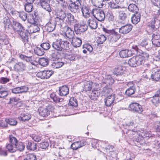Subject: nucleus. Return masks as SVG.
Listing matches in <instances>:
<instances>
[{"instance_id": "c85d7f7f", "label": "nucleus", "mask_w": 160, "mask_h": 160, "mask_svg": "<svg viewBox=\"0 0 160 160\" xmlns=\"http://www.w3.org/2000/svg\"><path fill=\"white\" fill-rule=\"evenodd\" d=\"M151 102L152 106L157 107L160 103V98L158 97L153 96L151 100Z\"/></svg>"}, {"instance_id": "423d86ee", "label": "nucleus", "mask_w": 160, "mask_h": 160, "mask_svg": "<svg viewBox=\"0 0 160 160\" xmlns=\"http://www.w3.org/2000/svg\"><path fill=\"white\" fill-rule=\"evenodd\" d=\"M149 55L145 52L142 53L141 55L135 56L137 66L143 64L145 60L148 59Z\"/></svg>"}, {"instance_id": "0eeeda50", "label": "nucleus", "mask_w": 160, "mask_h": 160, "mask_svg": "<svg viewBox=\"0 0 160 160\" xmlns=\"http://www.w3.org/2000/svg\"><path fill=\"white\" fill-rule=\"evenodd\" d=\"M79 1H76L73 3L69 4L68 8L70 10L72 13H78L80 11V7Z\"/></svg>"}, {"instance_id": "79ce46f5", "label": "nucleus", "mask_w": 160, "mask_h": 160, "mask_svg": "<svg viewBox=\"0 0 160 160\" xmlns=\"http://www.w3.org/2000/svg\"><path fill=\"white\" fill-rule=\"evenodd\" d=\"M119 18L120 20L124 21L127 18L128 15L127 12L120 11L119 13Z\"/></svg>"}, {"instance_id": "052dcab7", "label": "nucleus", "mask_w": 160, "mask_h": 160, "mask_svg": "<svg viewBox=\"0 0 160 160\" xmlns=\"http://www.w3.org/2000/svg\"><path fill=\"white\" fill-rule=\"evenodd\" d=\"M83 47L89 52H91L93 50V48L91 45L88 43H85L83 45Z\"/></svg>"}, {"instance_id": "9b49d317", "label": "nucleus", "mask_w": 160, "mask_h": 160, "mask_svg": "<svg viewBox=\"0 0 160 160\" xmlns=\"http://www.w3.org/2000/svg\"><path fill=\"white\" fill-rule=\"evenodd\" d=\"M86 142L84 140H82L73 142L71 146V148L73 150H76L78 148L85 146Z\"/></svg>"}, {"instance_id": "bf43d9fd", "label": "nucleus", "mask_w": 160, "mask_h": 160, "mask_svg": "<svg viewBox=\"0 0 160 160\" xmlns=\"http://www.w3.org/2000/svg\"><path fill=\"white\" fill-rule=\"evenodd\" d=\"M32 138L35 142H39L41 140V136L38 134L37 133L32 135Z\"/></svg>"}, {"instance_id": "a18cd8bd", "label": "nucleus", "mask_w": 160, "mask_h": 160, "mask_svg": "<svg viewBox=\"0 0 160 160\" xmlns=\"http://www.w3.org/2000/svg\"><path fill=\"white\" fill-rule=\"evenodd\" d=\"M50 98L52 99L53 101L56 102H59L62 100V98H60L56 94L54 93H52L50 95Z\"/></svg>"}, {"instance_id": "864d4df0", "label": "nucleus", "mask_w": 160, "mask_h": 160, "mask_svg": "<svg viewBox=\"0 0 160 160\" xmlns=\"http://www.w3.org/2000/svg\"><path fill=\"white\" fill-rule=\"evenodd\" d=\"M106 17L108 18V21L109 22L114 21V16L113 13L111 11H109L107 12Z\"/></svg>"}, {"instance_id": "680f3d73", "label": "nucleus", "mask_w": 160, "mask_h": 160, "mask_svg": "<svg viewBox=\"0 0 160 160\" xmlns=\"http://www.w3.org/2000/svg\"><path fill=\"white\" fill-rule=\"evenodd\" d=\"M19 17L22 20L25 21L27 18V14L24 12H21L19 13Z\"/></svg>"}, {"instance_id": "0e129e2a", "label": "nucleus", "mask_w": 160, "mask_h": 160, "mask_svg": "<svg viewBox=\"0 0 160 160\" xmlns=\"http://www.w3.org/2000/svg\"><path fill=\"white\" fill-rule=\"evenodd\" d=\"M41 47L43 49L47 50L50 47V45L48 43H43L42 44L40 45Z\"/></svg>"}, {"instance_id": "1a4fd4ad", "label": "nucleus", "mask_w": 160, "mask_h": 160, "mask_svg": "<svg viewBox=\"0 0 160 160\" xmlns=\"http://www.w3.org/2000/svg\"><path fill=\"white\" fill-rule=\"evenodd\" d=\"M115 95L112 93L108 95L104 99V102L105 105L107 107H110L116 103L115 101Z\"/></svg>"}, {"instance_id": "8fccbe9b", "label": "nucleus", "mask_w": 160, "mask_h": 160, "mask_svg": "<svg viewBox=\"0 0 160 160\" xmlns=\"http://www.w3.org/2000/svg\"><path fill=\"white\" fill-rule=\"evenodd\" d=\"M61 41L62 43V49L65 50H68L69 48V43L68 41Z\"/></svg>"}, {"instance_id": "a19ab883", "label": "nucleus", "mask_w": 160, "mask_h": 160, "mask_svg": "<svg viewBox=\"0 0 160 160\" xmlns=\"http://www.w3.org/2000/svg\"><path fill=\"white\" fill-rule=\"evenodd\" d=\"M39 64L43 67L47 66L49 63V61L47 58H40L38 61Z\"/></svg>"}, {"instance_id": "6e6d98bb", "label": "nucleus", "mask_w": 160, "mask_h": 160, "mask_svg": "<svg viewBox=\"0 0 160 160\" xmlns=\"http://www.w3.org/2000/svg\"><path fill=\"white\" fill-rule=\"evenodd\" d=\"M32 4H30L28 3H27L24 5V8L25 10L27 12H31L32 9Z\"/></svg>"}, {"instance_id": "f3484780", "label": "nucleus", "mask_w": 160, "mask_h": 160, "mask_svg": "<svg viewBox=\"0 0 160 160\" xmlns=\"http://www.w3.org/2000/svg\"><path fill=\"white\" fill-rule=\"evenodd\" d=\"M40 4L44 9L48 12L52 11V9L50 4L48 2V0H39Z\"/></svg>"}, {"instance_id": "72a5a7b5", "label": "nucleus", "mask_w": 160, "mask_h": 160, "mask_svg": "<svg viewBox=\"0 0 160 160\" xmlns=\"http://www.w3.org/2000/svg\"><path fill=\"white\" fill-rule=\"evenodd\" d=\"M88 23L89 27L92 29H95L98 27V24L95 20L89 18L88 20Z\"/></svg>"}, {"instance_id": "c03bdc74", "label": "nucleus", "mask_w": 160, "mask_h": 160, "mask_svg": "<svg viewBox=\"0 0 160 160\" xmlns=\"http://www.w3.org/2000/svg\"><path fill=\"white\" fill-rule=\"evenodd\" d=\"M128 63L131 67H135L137 66L135 56H133L129 59L128 61Z\"/></svg>"}, {"instance_id": "4be33fe9", "label": "nucleus", "mask_w": 160, "mask_h": 160, "mask_svg": "<svg viewBox=\"0 0 160 160\" xmlns=\"http://www.w3.org/2000/svg\"><path fill=\"white\" fill-rule=\"evenodd\" d=\"M46 28L48 32L53 31L55 28V25L52 18H51L46 24Z\"/></svg>"}, {"instance_id": "bb28decb", "label": "nucleus", "mask_w": 160, "mask_h": 160, "mask_svg": "<svg viewBox=\"0 0 160 160\" xmlns=\"http://www.w3.org/2000/svg\"><path fill=\"white\" fill-rule=\"evenodd\" d=\"M66 13L62 10H61L58 12V17L55 18L56 24H57V22H58L59 20H62L63 21L64 20L66 17Z\"/></svg>"}, {"instance_id": "412c9836", "label": "nucleus", "mask_w": 160, "mask_h": 160, "mask_svg": "<svg viewBox=\"0 0 160 160\" xmlns=\"http://www.w3.org/2000/svg\"><path fill=\"white\" fill-rule=\"evenodd\" d=\"M140 14L139 12H136L131 17V22L133 24H136L140 21Z\"/></svg>"}, {"instance_id": "4c0bfd02", "label": "nucleus", "mask_w": 160, "mask_h": 160, "mask_svg": "<svg viewBox=\"0 0 160 160\" xmlns=\"http://www.w3.org/2000/svg\"><path fill=\"white\" fill-rule=\"evenodd\" d=\"M27 148L28 150L34 151L37 148V144L32 141L28 142V144L27 146Z\"/></svg>"}, {"instance_id": "2eb2a0df", "label": "nucleus", "mask_w": 160, "mask_h": 160, "mask_svg": "<svg viewBox=\"0 0 160 160\" xmlns=\"http://www.w3.org/2000/svg\"><path fill=\"white\" fill-rule=\"evenodd\" d=\"M12 27L13 30L15 33L18 34L22 30H24V27L20 23L14 22L13 24L12 25Z\"/></svg>"}, {"instance_id": "de8ad7c7", "label": "nucleus", "mask_w": 160, "mask_h": 160, "mask_svg": "<svg viewBox=\"0 0 160 160\" xmlns=\"http://www.w3.org/2000/svg\"><path fill=\"white\" fill-rule=\"evenodd\" d=\"M128 9L129 10L133 12H138L137 10H138V8L137 6L134 4H130L128 6Z\"/></svg>"}, {"instance_id": "774afa93", "label": "nucleus", "mask_w": 160, "mask_h": 160, "mask_svg": "<svg viewBox=\"0 0 160 160\" xmlns=\"http://www.w3.org/2000/svg\"><path fill=\"white\" fill-rule=\"evenodd\" d=\"M151 2L154 6L160 8V0H151Z\"/></svg>"}, {"instance_id": "69168bd1", "label": "nucleus", "mask_w": 160, "mask_h": 160, "mask_svg": "<svg viewBox=\"0 0 160 160\" xmlns=\"http://www.w3.org/2000/svg\"><path fill=\"white\" fill-rule=\"evenodd\" d=\"M20 89V93H26L28 90V88L26 86H22L19 87Z\"/></svg>"}, {"instance_id": "ddd939ff", "label": "nucleus", "mask_w": 160, "mask_h": 160, "mask_svg": "<svg viewBox=\"0 0 160 160\" xmlns=\"http://www.w3.org/2000/svg\"><path fill=\"white\" fill-rule=\"evenodd\" d=\"M121 36L120 34L115 31L109 35L108 39L110 42L112 43L117 42L120 38Z\"/></svg>"}, {"instance_id": "aec40b11", "label": "nucleus", "mask_w": 160, "mask_h": 160, "mask_svg": "<svg viewBox=\"0 0 160 160\" xmlns=\"http://www.w3.org/2000/svg\"><path fill=\"white\" fill-rule=\"evenodd\" d=\"M66 17L67 18V22L70 25H73L78 22L77 20L75 19L74 16L70 13H67Z\"/></svg>"}, {"instance_id": "7ed1b4c3", "label": "nucleus", "mask_w": 160, "mask_h": 160, "mask_svg": "<svg viewBox=\"0 0 160 160\" xmlns=\"http://www.w3.org/2000/svg\"><path fill=\"white\" fill-rule=\"evenodd\" d=\"M9 143L6 145V148L9 152L13 149L14 147L16 145L18 141L17 138L12 134L9 135L8 138Z\"/></svg>"}, {"instance_id": "4468645a", "label": "nucleus", "mask_w": 160, "mask_h": 160, "mask_svg": "<svg viewBox=\"0 0 160 160\" xmlns=\"http://www.w3.org/2000/svg\"><path fill=\"white\" fill-rule=\"evenodd\" d=\"M127 85L129 86V87L126 90L125 94L128 96H130L135 93L136 89L134 84L132 82H129Z\"/></svg>"}, {"instance_id": "ea45409f", "label": "nucleus", "mask_w": 160, "mask_h": 160, "mask_svg": "<svg viewBox=\"0 0 160 160\" xmlns=\"http://www.w3.org/2000/svg\"><path fill=\"white\" fill-rule=\"evenodd\" d=\"M34 52L36 54L40 56L43 55L44 53V50L41 47H38L37 46L34 48Z\"/></svg>"}, {"instance_id": "5701e85b", "label": "nucleus", "mask_w": 160, "mask_h": 160, "mask_svg": "<svg viewBox=\"0 0 160 160\" xmlns=\"http://www.w3.org/2000/svg\"><path fill=\"white\" fill-rule=\"evenodd\" d=\"M151 78L155 81H158L160 80V70H153L151 75Z\"/></svg>"}, {"instance_id": "f257e3e1", "label": "nucleus", "mask_w": 160, "mask_h": 160, "mask_svg": "<svg viewBox=\"0 0 160 160\" xmlns=\"http://www.w3.org/2000/svg\"><path fill=\"white\" fill-rule=\"evenodd\" d=\"M54 109L55 108L53 105L52 104H49L46 107H39L38 110V114L40 116L46 117L50 114V112H53Z\"/></svg>"}, {"instance_id": "dca6fc26", "label": "nucleus", "mask_w": 160, "mask_h": 160, "mask_svg": "<svg viewBox=\"0 0 160 160\" xmlns=\"http://www.w3.org/2000/svg\"><path fill=\"white\" fill-rule=\"evenodd\" d=\"M17 143L16 145L14 147L13 150L12 149L10 152L14 153L17 151L21 152L24 150L25 148V145L24 143L22 142L19 141Z\"/></svg>"}, {"instance_id": "338daca9", "label": "nucleus", "mask_w": 160, "mask_h": 160, "mask_svg": "<svg viewBox=\"0 0 160 160\" xmlns=\"http://www.w3.org/2000/svg\"><path fill=\"white\" fill-rule=\"evenodd\" d=\"M7 122L11 125H15L17 124V121L13 118H10L7 120Z\"/></svg>"}, {"instance_id": "9d476101", "label": "nucleus", "mask_w": 160, "mask_h": 160, "mask_svg": "<svg viewBox=\"0 0 160 160\" xmlns=\"http://www.w3.org/2000/svg\"><path fill=\"white\" fill-rule=\"evenodd\" d=\"M20 37L22 41L25 43L28 41L30 33L28 30H22L18 34Z\"/></svg>"}, {"instance_id": "a878e982", "label": "nucleus", "mask_w": 160, "mask_h": 160, "mask_svg": "<svg viewBox=\"0 0 160 160\" xmlns=\"http://www.w3.org/2000/svg\"><path fill=\"white\" fill-rule=\"evenodd\" d=\"M114 147L111 145L108 144H104L102 150L105 154H108L110 152H112Z\"/></svg>"}, {"instance_id": "f03ea898", "label": "nucleus", "mask_w": 160, "mask_h": 160, "mask_svg": "<svg viewBox=\"0 0 160 160\" xmlns=\"http://www.w3.org/2000/svg\"><path fill=\"white\" fill-rule=\"evenodd\" d=\"M124 63L119 64L116 65L112 70L113 75L116 76H122L127 71V67Z\"/></svg>"}, {"instance_id": "7c9ffc66", "label": "nucleus", "mask_w": 160, "mask_h": 160, "mask_svg": "<svg viewBox=\"0 0 160 160\" xmlns=\"http://www.w3.org/2000/svg\"><path fill=\"white\" fill-rule=\"evenodd\" d=\"M62 42L60 41H57L54 42L52 44V46L55 49L59 51H61L62 50Z\"/></svg>"}, {"instance_id": "c756f323", "label": "nucleus", "mask_w": 160, "mask_h": 160, "mask_svg": "<svg viewBox=\"0 0 160 160\" xmlns=\"http://www.w3.org/2000/svg\"><path fill=\"white\" fill-rule=\"evenodd\" d=\"M3 22L5 28L9 29L12 27V22L8 17H5L4 18Z\"/></svg>"}, {"instance_id": "4d7b16f0", "label": "nucleus", "mask_w": 160, "mask_h": 160, "mask_svg": "<svg viewBox=\"0 0 160 160\" xmlns=\"http://www.w3.org/2000/svg\"><path fill=\"white\" fill-rule=\"evenodd\" d=\"M99 141L97 139H93L91 141V145L92 147L97 149L98 147Z\"/></svg>"}, {"instance_id": "58836bf2", "label": "nucleus", "mask_w": 160, "mask_h": 160, "mask_svg": "<svg viewBox=\"0 0 160 160\" xmlns=\"http://www.w3.org/2000/svg\"><path fill=\"white\" fill-rule=\"evenodd\" d=\"M8 95V92L6 90L5 88L2 86H0V98H4Z\"/></svg>"}, {"instance_id": "393cba45", "label": "nucleus", "mask_w": 160, "mask_h": 160, "mask_svg": "<svg viewBox=\"0 0 160 160\" xmlns=\"http://www.w3.org/2000/svg\"><path fill=\"white\" fill-rule=\"evenodd\" d=\"M81 11L82 16L84 18H87L90 17V14L88 7L86 6H83L81 8Z\"/></svg>"}, {"instance_id": "6ab92c4d", "label": "nucleus", "mask_w": 160, "mask_h": 160, "mask_svg": "<svg viewBox=\"0 0 160 160\" xmlns=\"http://www.w3.org/2000/svg\"><path fill=\"white\" fill-rule=\"evenodd\" d=\"M93 84V82L92 81L84 82L82 86L83 91L85 92L90 91L92 89Z\"/></svg>"}, {"instance_id": "49530a36", "label": "nucleus", "mask_w": 160, "mask_h": 160, "mask_svg": "<svg viewBox=\"0 0 160 160\" xmlns=\"http://www.w3.org/2000/svg\"><path fill=\"white\" fill-rule=\"evenodd\" d=\"M105 82L106 83L111 85L114 83V80L112 76L109 75L105 78Z\"/></svg>"}, {"instance_id": "5fc2aeb1", "label": "nucleus", "mask_w": 160, "mask_h": 160, "mask_svg": "<svg viewBox=\"0 0 160 160\" xmlns=\"http://www.w3.org/2000/svg\"><path fill=\"white\" fill-rule=\"evenodd\" d=\"M39 28L37 25H33L30 28V33L36 32L39 30Z\"/></svg>"}, {"instance_id": "6e6552de", "label": "nucleus", "mask_w": 160, "mask_h": 160, "mask_svg": "<svg viewBox=\"0 0 160 160\" xmlns=\"http://www.w3.org/2000/svg\"><path fill=\"white\" fill-rule=\"evenodd\" d=\"M53 74V72L52 70H45L38 72L36 76L42 79H47Z\"/></svg>"}, {"instance_id": "39448f33", "label": "nucleus", "mask_w": 160, "mask_h": 160, "mask_svg": "<svg viewBox=\"0 0 160 160\" xmlns=\"http://www.w3.org/2000/svg\"><path fill=\"white\" fill-rule=\"evenodd\" d=\"M92 12L94 17L98 21H102L104 20L105 16L103 11L95 9H93Z\"/></svg>"}, {"instance_id": "09e8293b", "label": "nucleus", "mask_w": 160, "mask_h": 160, "mask_svg": "<svg viewBox=\"0 0 160 160\" xmlns=\"http://www.w3.org/2000/svg\"><path fill=\"white\" fill-rule=\"evenodd\" d=\"M69 104L72 106L77 107L78 106V102L77 99L74 97L71 98L69 100Z\"/></svg>"}, {"instance_id": "f8f14e48", "label": "nucleus", "mask_w": 160, "mask_h": 160, "mask_svg": "<svg viewBox=\"0 0 160 160\" xmlns=\"http://www.w3.org/2000/svg\"><path fill=\"white\" fill-rule=\"evenodd\" d=\"M132 27L131 24H127L119 28V32L123 34H126L131 31Z\"/></svg>"}, {"instance_id": "a211bd4d", "label": "nucleus", "mask_w": 160, "mask_h": 160, "mask_svg": "<svg viewBox=\"0 0 160 160\" xmlns=\"http://www.w3.org/2000/svg\"><path fill=\"white\" fill-rule=\"evenodd\" d=\"M59 92L60 96H65L69 93V89L68 86L63 85L59 87Z\"/></svg>"}, {"instance_id": "37998d69", "label": "nucleus", "mask_w": 160, "mask_h": 160, "mask_svg": "<svg viewBox=\"0 0 160 160\" xmlns=\"http://www.w3.org/2000/svg\"><path fill=\"white\" fill-rule=\"evenodd\" d=\"M23 160H37L36 155L33 153H28L24 157Z\"/></svg>"}, {"instance_id": "c9c22d12", "label": "nucleus", "mask_w": 160, "mask_h": 160, "mask_svg": "<svg viewBox=\"0 0 160 160\" xmlns=\"http://www.w3.org/2000/svg\"><path fill=\"white\" fill-rule=\"evenodd\" d=\"M106 37L103 35H100L96 38V42L98 44H102L106 40Z\"/></svg>"}, {"instance_id": "cd10ccee", "label": "nucleus", "mask_w": 160, "mask_h": 160, "mask_svg": "<svg viewBox=\"0 0 160 160\" xmlns=\"http://www.w3.org/2000/svg\"><path fill=\"white\" fill-rule=\"evenodd\" d=\"M81 40L78 38H74L72 39V44L74 47H79L82 44Z\"/></svg>"}, {"instance_id": "e2e57ef3", "label": "nucleus", "mask_w": 160, "mask_h": 160, "mask_svg": "<svg viewBox=\"0 0 160 160\" xmlns=\"http://www.w3.org/2000/svg\"><path fill=\"white\" fill-rule=\"evenodd\" d=\"M88 26L86 24H84V25H80L78 29L80 32H83L87 30L88 29Z\"/></svg>"}, {"instance_id": "2f4dec72", "label": "nucleus", "mask_w": 160, "mask_h": 160, "mask_svg": "<svg viewBox=\"0 0 160 160\" xmlns=\"http://www.w3.org/2000/svg\"><path fill=\"white\" fill-rule=\"evenodd\" d=\"M66 36L68 38H74V31L72 30L71 28L68 27L66 32L65 33Z\"/></svg>"}, {"instance_id": "603ef678", "label": "nucleus", "mask_w": 160, "mask_h": 160, "mask_svg": "<svg viewBox=\"0 0 160 160\" xmlns=\"http://www.w3.org/2000/svg\"><path fill=\"white\" fill-rule=\"evenodd\" d=\"M64 64L63 62H54L52 63V66L54 68H58L62 67Z\"/></svg>"}, {"instance_id": "473e14b6", "label": "nucleus", "mask_w": 160, "mask_h": 160, "mask_svg": "<svg viewBox=\"0 0 160 160\" xmlns=\"http://www.w3.org/2000/svg\"><path fill=\"white\" fill-rule=\"evenodd\" d=\"M20 118L22 121H28L31 118V115L25 112L21 114Z\"/></svg>"}, {"instance_id": "3c124183", "label": "nucleus", "mask_w": 160, "mask_h": 160, "mask_svg": "<svg viewBox=\"0 0 160 160\" xmlns=\"http://www.w3.org/2000/svg\"><path fill=\"white\" fill-rule=\"evenodd\" d=\"M128 51L127 50H124L121 51L119 52V55L122 58H126L129 57Z\"/></svg>"}, {"instance_id": "13d9d810", "label": "nucleus", "mask_w": 160, "mask_h": 160, "mask_svg": "<svg viewBox=\"0 0 160 160\" xmlns=\"http://www.w3.org/2000/svg\"><path fill=\"white\" fill-rule=\"evenodd\" d=\"M49 143L48 142L45 141L40 143L39 148L44 149H46L49 146Z\"/></svg>"}, {"instance_id": "e433bc0d", "label": "nucleus", "mask_w": 160, "mask_h": 160, "mask_svg": "<svg viewBox=\"0 0 160 160\" xmlns=\"http://www.w3.org/2000/svg\"><path fill=\"white\" fill-rule=\"evenodd\" d=\"M109 7L111 9H116L121 8L118 2H115L113 1L110 2L108 3Z\"/></svg>"}, {"instance_id": "f704fd0d", "label": "nucleus", "mask_w": 160, "mask_h": 160, "mask_svg": "<svg viewBox=\"0 0 160 160\" xmlns=\"http://www.w3.org/2000/svg\"><path fill=\"white\" fill-rule=\"evenodd\" d=\"M99 95V92H98V91L94 88L92 91L90 95V98L92 100H96L98 98Z\"/></svg>"}, {"instance_id": "b1692460", "label": "nucleus", "mask_w": 160, "mask_h": 160, "mask_svg": "<svg viewBox=\"0 0 160 160\" xmlns=\"http://www.w3.org/2000/svg\"><path fill=\"white\" fill-rule=\"evenodd\" d=\"M26 66L25 64L22 62L16 63L14 66V68L18 71H22L25 70Z\"/></svg>"}, {"instance_id": "20e7f679", "label": "nucleus", "mask_w": 160, "mask_h": 160, "mask_svg": "<svg viewBox=\"0 0 160 160\" xmlns=\"http://www.w3.org/2000/svg\"><path fill=\"white\" fill-rule=\"evenodd\" d=\"M128 108L130 111L139 114L141 113L143 111L141 105L136 102H132L130 104Z\"/></svg>"}]
</instances>
